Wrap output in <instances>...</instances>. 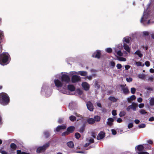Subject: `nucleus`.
<instances>
[{
  "mask_svg": "<svg viewBox=\"0 0 154 154\" xmlns=\"http://www.w3.org/2000/svg\"><path fill=\"white\" fill-rule=\"evenodd\" d=\"M154 120V118L153 117H151L149 119V121H152Z\"/></svg>",
  "mask_w": 154,
  "mask_h": 154,
  "instance_id": "63",
  "label": "nucleus"
},
{
  "mask_svg": "<svg viewBox=\"0 0 154 154\" xmlns=\"http://www.w3.org/2000/svg\"><path fill=\"white\" fill-rule=\"evenodd\" d=\"M4 148V147H2L1 149H0V153L2 154H8L7 152L4 150H2Z\"/></svg>",
  "mask_w": 154,
  "mask_h": 154,
  "instance_id": "30",
  "label": "nucleus"
},
{
  "mask_svg": "<svg viewBox=\"0 0 154 154\" xmlns=\"http://www.w3.org/2000/svg\"><path fill=\"white\" fill-rule=\"evenodd\" d=\"M145 65L147 67L150 66V63L149 61H146L145 63Z\"/></svg>",
  "mask_w": 154,
  "mask_h": 154,
  "instance_id": "51",
  "label": "nucleus"
},
{
  "mask_svg": "<svg viewBox=\"0 0 154 154\" xmlns=\"http://www.w3.org/2000/svg\"><path fill=\"white\" fill-rule=\"evenodd\" d=\"M116 67L118 69H119L122 68V66L120 64L118 63L117 64Z\"/></svg>",
  "mask_w": 154,
  "mask_h": 154,
  "instance_id": "49",
  "label": "nucleus"
},
{
  "mask_svg": "<svg viewBox=\"0 0 154 154\" xmlns=\"http://www.w3.org/2000/svg\"><path fill=\"white\" fill-rule=\"evenodd\" d=\"M77 92L78 93L79 95H81L82 94V91L79 89L77 90Z\"/></svg>",
  "mask_w": 154,
  "mask_h": 154,
  "instance_id": "47",
  "label": "nucleus"
},
{
  "mask_svg": "<svg viewBox=\"0 0 154 154\" xmlns=\"http://www.w3.org/2000/svg\"><path fill=\"white\" fill-rule=\"evenodd\" d=\"M143 146L142 145H140L137 146L135 148V150L138 154V152H143Z\"/></svg>",
  "mask_w": 154,
  "mask_h": 154,
  "instance_id": "15",
  "label": "nucleus"
},
{
  "mask_svg": "<svg viewBox=\"0 0 154 154\" xmlns=\"http://www.w3.org/2000/svg\"><path fill=\"white\" fill-rule=\"evenodd\" d=\"M76 74H79L81 76H85L87 75V72L85 71H79L78 72L75 71L71 72L69 73V75H74Z\"/></svg>",
  "mask_w": 154,
  "mask_h": 154,
  "instance_id": "9",
  "label": "nucleus"
},
{
  "mask_svg": "<svg viewBox=\"0 0 154 154\" xmlns=\"http://www.w3.org/2000/svg\"><path fill=\"white\" fill-rule=\"evenodd\" d=\"M10 56L9 54L6 52H3L0 54V64L4 65H7Z\"/></svg>",
  "mask_w": 154,
  "mask_h": 154,
  "instance_id": "3",
  "label": "nucleus"
},
{
  "mask_svg": "<svg viewBox=\"0 0 154 154\" xmlns=\"http://www.w3.org/2000/svg\"><path fill=\"white\" fill-rule=\"evenodd\" d=\"M138 77L140 79H145V75L143 74H139L138 75Z\"/></svg>",
  "mask_w": 154,
  "mask_h": 154,
  "instance_id": "28",
  "label": "nucleus"
},
{
  "mask_svg": "<svg viewBox=\"0 0 154 154\" xmlns=\"http://www.w3.org/2000/svg\"><path fill=\"white\" fill-rule=\"evenodd\" d=\"M88 122L89 124H93L94 123V120L92 118H89L88 119Z\"/></svg>",
  "mask_w": 154,
  "mask_h": 154,
  "instance_id": "26",
  "label": "nucleus"
},
{
  "mask_svg": "<svg viewBox=\"0 0 154 154\" xmlns=\"http://www.w3.org/2000/svg\"><path fill=\"white\" fill-rule=\"evenodd\" d=\"M100 85L97 83H95V87L97 89H98L99 88Z\"/></svg>",
  "mask_w": 154,
  "mask_h": 154,
  "instance_id": "59",
  "label": "nucleus"
},
{
  "mask_svg": "<svg viewBox=\"0 0 154 154\" xmlns=\"http://www.w3.org/2000/svg\"><path fill=\"white\" fill-rule=\"evenodd\" d=\"M149 104L151 106H153L154 105V97L150 98L149 100Z\"/></svg>",
  "mask_w": 154,
  "mask_h": 154,
  "instance_id": "27",
  "label": "nucleus"
},
{
  "mask_svg": "<svg viewBox=\"0 0 154 154\" xmlns=\"http://www.w3.org/2000/svg\"><path fill=\"white\" fill-rule=\"evenodd\" d=\"M113 121L114 119L112 118H109L107 119V124L109 126H111L112 125Z\"/></svg>",
  "mask_w": 154,
  "mask_h": 154,
  "instance_id": "20",
  "label": "nucleus"
},
{
  "mask_svg": "<svg viewBox=\"0 0 154 154\" xmlns=\"http://www.w3.org/2000/svg\"><path fill=\"white\" fill-rule=\"evenodd\" d=\"M66 128V125H61L58 126L54 130L55 132H61L63 130H65Z\"/></svg>",
  "mask_w": 154,
  "mask_h": 154,
  "instance_id": "10",
  "label": "nucleus"
},
{
  "mask_svg": "<svg viewBox=\"0 0 154 154\" xmlns=\"http://www.w3.org/2000/svg\"><path fill=\"white\" fill-rule=\"evenodd\" d=\"M44 134L46 138H48L50 136L49 133L48 131H45L44 132Z\"/></svg>",
  "mask_w": 154,
  "mask_h": 154,
  "instance_id": "38",
  "label": "nucleus"
},
{
  "mask_svg": "<svg viewBox=\"0 0 154 154\" xmlns=\"http://www.w3.org/2000/svg\"><path fill=\"white\" fill-rule=\"evenodd\" d=\"M135 91L136 89L134 88H131V92L132 94H134L135 92Z\"/></svg>",
  "mask_w": 154,
  "mask_h": 154,
  "instance_id": "43",
  "label": "nucleus"
},
{
  "mask_svg": "<svg viewBox=\"0 0 154 154\" xmlns=\"http://www.w3.org/2000/svg\"><path fill=\"white\" fill-rule=\"evenodd\" d=\"M130 38L129 37H124L123 40L122 41L124 43H126L127 44H129L130 42Z\"/></svg>",
  "mask_w": 154,
  "mask_h": 154,
  "instance_id": "21",
  "label": "nucleus"
},
{
  "mask_svg": "<svg viewBox=\"0 0 154 154\" xmlns=\"http://www.w3.org/2000/svg\"><path fill=\"white\" fill-rule=\"evenodd\" d=\"M10 149L9 150L10 154H14L15 153V151L16 150L17 146L14 143H12L11 144Z\"/></svg>",
  "mask_w": 154,
  "mask_h": 154,
  "instance_id": "7",
  "label": "nucleus"
},
{
  "mask_svg": "<svg viewBox=\"0 0 154 154\" xmlns=\"http://www.w3.org/2000/svg\"><path fill=\"white\" fill-rule=\"evenodd\" d=\"M67 134V128L66 129V131L63 132L62 134V136H65Z\"/></svg>",
  "mask_w": 154,
  "mask_h": 154,
  "instance_id": "50",
  "label": "nucleus"
},
{
  "mask_svg": "<svg viewBox=\"0 0 154 154\" xmlns=\"http://www.w3.org/2000/svg\"><path fill=\"white\" fill-rule=\"evenodd\" d=\"M50 143L48 142L44 145L42 146L38 147L36 149L37 153H39L44 152L47 148L49 146Z\"/></svg>",
  "mask_w": 154,
  "mask_h": 154,
  "instance_id": "6",
  "label": "nucleus"
},
{
  "mask_svg": "<svg viewBox=\"0 0 154 154\" xmlns=\"http://www.w3.org/2000/svg\"><path fill=\"white\" fill-rule=\"evenodd\" d=\"M105 136V133L102 131H100L97 136V139L100 140L103 139Z\"/></svg>",
  "mask_w": 154,
  "mask_h": 154,
  "instance_id": "16",
  "label": "nucleus"
},
{
  "mask_svg": "<svg viewBox=\"0 0 154 154\" xmlns=\"http://www.w3.org/2000/svg\"><path fill=\"white\" fill-rule=\"evenodd\" d=\"M138 154H149V153L147 152L143 151L142 152H138Z\"/></svg>",
  "mask_w": 154,
  "mask_h": 154,
  "instance_id": "48",
  "label": "nucleus"
},
{
  "mask_svg": "<svg viewBox=\"0 0 154 154\" xmlns=\"http://www.w3.org/2000/svg\"><path fill=\"white\" fill-rule=\"evenodd\" d=\"M126 112L124 111H121L119 114V116L120 117L124 116L125 115Z\"/></svg>",
  "mask_w": 154,
  "mask_h": 154,
  "instance_id": "36",
  "label": "nucleus"
},
{
  "mask_svg": "<svg viewBox=\"0 0 154 154\" xmlns=\"http://www.w3.org/2000/svg\"><path fill=\"white\" fill-rule=\"evenodd\" d=\"M69 119L71 121H74L76 120V117L73 116H70L69 117Z\"/></svg>",
  "mask_w": 154,
  "mask_h": 154,
  "instance_id": "34",
  "label": "nucleus"
},
{
  "mask_svg": "<svg viewBox=\"0 0 154 154\" xmlns=\"http://www.w3.org/2000/svg\"><path fill=\"white\" fill-rule=\"evenodd\" d=\"M101 51L97 50L94 52L92 55V57L99 59L101 55Z\"/></svg>",
  "mask_w": 154,
  "mask_h": 154,
  "instance_id": "12",
  "label": "nucleus"
},
{
  "mask_svg": "<svg viewBox=\"0 0 154 154\" xmlns=\"http://www.w3.org/2000/svg\"><path fill=\"white\" fill-rule=\"evenodd\" d=\"M63 118H60L59 119L58 121V122L59 124H62L63 123Z\"/></svg>",
  "mask_w": 154,
  "mask_h": 154,
  "instance_id": "44",
  "label": "nucleus"
},
{
  "mask_svg": "<svg viewBox=\"0 0 154 154\" xmlns=\"http://www.w3.org/2000/svg\"><path fill=\"white\" fill-rule=\"evenodd\" d=\"M136 65L137 66H144V64H143V65H142V63L140 62H137L136 63Z\"/></svg>",
  "mask_w": 154,
  "mask_h": 154,
  "instance_id": "35",
  "label": "nucleus"
},
{
  "mask_svg": "<svg viewBox=\"0 0 154 154\" xmlns=\"http://www.w3.org/2000/svg\"><path fill=\"white\" fill-rule=\"evenodd\" d=\"M133 126V124L132 123H129L128 125V128H131Z\"/></svg>",
  "mask_w": 154,
  "mask_h": 154,
  "instance_id": "53",
  "label": "nucleus"
},
{
  "mask_svg": "<svg viewBox=\"0 0 154 154\" xmlns=\"http://www.w3.org/2000/svg\"><path fill=\"white\" fill-rule=\"evenodd\" d=\"M116 110H113L112 111V114L113 116H115L116 115Z\"/></svg>",
  "mask_w": 154,
  "mask_h": 154,
  "instance_id": "52",
  "label": "nucleus"
},
{
  "mask_svg": "<svg viewBox=\"0 0 154 154\" xmlns=\"http://www.w3.org/2000/svg\"><path fill=\"white\" fill-rule=\"evenodd\" d=\"M130 68V66L129 65H127L125 66V69L128 70Z\"/></svg>",
  "mask_w": 154,
  "mask_h": 154,
  "instance_id": "61",
  "label": "nucleus"
},
{
  "mask_svg": "<svg viewBox=\"0 0 154 154\" xmlns=\"http://www.w3.org/2000/svg\"><path fill=\"white\" fill-rule=\"evenodd\" d=\"M117 60L119 61H126V59L123 57H117Z\"/></svg>",
  "mask_w": 154,
  "mask_h": 154,
  "instance_id": "32",
  "label": "nucleus"
},
{
  "mask_svg": "<svg viewBox=\"0 0 154 154\" xmlns=\"http://www.w3.org/2000/svg\"><path fill=\"white\" fill-rule=\"evenodd\" d=\"M136 98V97L134 95H132L130 97L128 98L127 100L128 102H131V100L135 99Z\"/></svg>",
  "mask_w": 154,
  "mask_h": 154,
  "instance_id": "24",
  "label": "nucleus"
},
{
  "mask_svg": "<svg viewBox=\"0 0 154 154\" xmlns=\"http://www.w3.org/2000/svg\"><path fill=\"white\" fill-rule=\"evenodd\" d=\"M109 65L112 68H113L115 66V62L113 61H110L109 62Z\"/></svg>",
  "mask_w": 154,
  "mask_h": 154,
  "instance_id": "31",
  "label": "nucleus"
},
{
  "mask_svg": "<svg viewBox=\"0 0 154 154\" xmlns=\"http://www.w3.org/2000/svg\"><path fill=\"white\" fill-rule=\"evenodd\" d=\"M126 80L128 82H131L132 80V79L131 78H126Z\"/></svg>",
  "mask_w": 154,
  "mask_h": 154,
  "instance_id": "54",
  "label": "nucleus"
},
{
  "mask_svg": "<svg viewBox=\"0 0 154 154\" xmlns=\"http://www.w3.org/2000/svg\"><path fill=\"white\" fill-rule=\"evenodd\" d=\"M122 48V45H116L115 47L113 48V50L114 51L113 52V54L115 55H116V54L119 56H122L123 54L121 51Z\"/></svg>",
  "mask_w": 154,
  "mask_h": 154,
  "instance_id": "5",
  "label": "nucleus"
},
{
  "mask_svg": "<svg viewBox=\"0 0 154 154\" xmlns=\"http://www.w3.org/2000/svg\"><path fill=\"white\" fill-rule=\"evenodd\" d=\"M94 121H96V122L99 121L100 120V116H95L94 117Z\"/></svg>",
  "mask_w": 154,
  "mask_h": 154,
  "instance_id": "29",
  "label": "nucleus"
},
{
  "mask_svg": "<svg viewBox=\"0 0 154 154\" xmlns=\"http://www.w3.org/2000/svg\"><path fill=\"white\" fill-rule=\"evenodd\" d=\"M80 77L76 75H73L72 78V81L73 83L78 82L80 81Z\"/></svg>",
  "mask_w": 154,
  "mask_h": 154,
  "instance_id": "13",
  "label": "nucleus"
},
{
  "mask_svg": "<svg viewBox=\"0 0 154 154\" xmlns=\"http://www.w3.org/2000/svg\"><path fill=\"white\" fill-rule=\"evenodd\" d=\"M4 36V33L3 32L0 31V39L2 38L3 36Z\"/></svg>",
  "mask_w": 154,
  "mask_h": 154,
  "instance_id": "56",
  "label": "nucleus"
},
{
  "mask_svg": "<svg viewBox=\"0 0 154 154\" xmlns=\"http://www.w3.org/2000/svg\"><path fill=\"white\" fill-rule=\"evenodd\" d=\"M137 104L135 103H132V105L128 106L126 109L127 111H129L130 109H132L133 111L136 110V107H137Z\"/></svg>",
  "mask_w": 154,
  "mask_h": 154,
  "instance_id": "11",
  "label": "nucleus"
},
{
  "mask_svg": "<svg viewBox=\"0 0 154 154\" xmlns=\"http://www.w3.org/2000/svg\"><path fill=\"white\" fill-rule=\"evenodd\" d=\"M54 84L57 88H61L65 85L64 83L62 82L61 81H60L58 79H55L54 81Z\"/></svg>",
  "mask_w": 154,
  "mask_h": 154,
  "instance_id": "8",
  "label": "nucleus"
},
{
  "mask_svg": "<svg viewBox=\"0 0 154 154\" xmlns=\"http://www.w3.org/2000/svg\"><path fill=\"white\" fill-rule=\"evenodd\" d=\"M74 114L77 117L79 118V119H80L82 118V117L81 115L77 113H75Z\"/></svg>",
  "mask_w": 154,
  "mask_h": 154,
  "instance_id": "41",
  "label": "nucleus"
},
{
  "mask_svg": "<svg viewBox=\"0 0 154 154\" xmlns=\"http://www.w3.org/2000/svg\"><path fill=\"white\" fill-rule=\"evenodd\" d=\"M89 143H90V144L91 143H93L94 142V140L93 139H91L89 140Z\"/></svg>",
  "mask_w": 154,
  "mask_h": 154,
  "instance_id": "62",
  "label": "nucleus"
},
{
  "mask_svg": "<svg viewBox=\"0 0 154 154\" xmlns=\"http://www.w3.org/2000/svg\"><path fill=\"white\" fill-rule=\"evenodd\" d=\"M123 92L125 94H127L129 92L128 90L126 88H124L123 89Z\"/></svg>",
  "mask_w": 154,
  "mask_h": 154,
  "instance_id": "39",
  "label": "nucleus"
},
{
  "mask_svg": "<svg viewBox=\"0 0 154 154\" xmlns=\"http://www.w3.org/2000/svg\"><path fill=\"white\" fill-rule=\"evenodd\" d=\"M10 99L8 95L5 92L0 93V104L4 106L8 104Z\"/></svg>",
  "mask_w": 154,
  "mask_h": 154,
  "instance_id": "2",
  "label": "nucleus"
},
{
  "mask_svg": "<svg viewBox=\"0 0 154 154\" xmlns=\"http://www.w3.org/2000/svg\"><path fill=\"white\" fill-rule=\"evenodd\" d=\"M134 54L137 55L140 57H141L143 56V54L141 53V52L139 50H137L134 52Z\"/></svg>",
  "mask_w": 154,
  "mask_h": 154,
  "instance_id": "22",
  "label": "nucleus"
},
{
  "mask_svg": "<svg viewBox=\"0 0 154 154\" xmlns=\"http://www.w3.org/2000/svg\"><path fill=\"white\" fill-rule=\"evenodd\" d=\"M111 131L113 135H115L116 134V132L115 130L112 129L111 130Z\"/></svg>",
  "mask_w": 154,
  "mask_h": 154,
  "instance_id": "55",
  "label": "nucleus"
},
{
  "mask_svg": "<svg viewBox=\"0 0 154 154\" xmlns=\"http://www.w3.org/2000/svg\"><path fill=\"white\" fill-rule=\"evenodd\" d=\"M143 35L144 36H147L149 35V33L147 31H144L143 32Z\"/></svg>",
  "mask_w": 154,
  "mask_h": 154,
  "instance_id": "46",
  "label": "nucleus"
},
{
  "mask_svg": "<svg viewBox=\"0 0 154 154\" xmlns=\"http://www.w3.org/2000/svg\"><path fill=\"white\" fill-rule=\"evenodd\" d=\"M117 121L118 122H121L122 121V120L121 118H119L117 119Z\"/></svg>",
  "mask_w": 154,
  "mask_h": 154,
  "instance_id": "64",
  "label": "nucleus"
},
{
  "mask_svg": "<svg viewBox=\"0 0 154 154\" xmlns=\"http://www.w3.org/2000/svg\"><path fill=\"white\" fill-rule=\"evenodd\" d=\"M144 106V104L143 103H141L139 104V107L140 108H143Z\"/></svg>",
  "mask_w": 154,
  "mask_h": 154,
  "instance_id": "57",
  "label": "nucleus"
},
{
  "mask_svg": "<svg viewBox=\"0 0 154 154\" xmlns=\"http://www.w3.org/2000/svg\"><path fill=\"white\" fill-rule=\"evenodd\" d=\"M68 146L72 148L73 147L74 144L72 142L70 141L68 142Z\"/></svg>",
  "mask_w": 154,
  "mask_h": 154,
  "instance_id": "37",
  "label": "nucleus"
},
{
  "mask_svg": "<svg viewBox=\"0 0 154 154\" xmlns=\"http://www.w3.org/2000/svg\"><path fill=\"white\" fill-rule=\"evenodd\" d=\"M82 86L85 91H88L89 90L90 86L89 84L86 82H83L82 84Z\"/></svg>",
  "mask_w": 154,
  "mask_h": 154,
  "instance_id": "18",
  "label": "nucleus"
},
{
  "mask_svg": "<svg viewBox=\"0 0 154 154\" xmlns=\"http://www.w3.org/2000/svg\"><path fill=\"white\" fill-rule=\"evenodd\" d=\"M149 16V14L148 13L147 10H145V9L143 15L142 17L140 20L141 23L144 25H146V24H149V23L150 20H147Z\"/></svg>",
  "mask_w": 154,
  "mask_h": 154,
  "instance_id": "4",
  "label": "nucleus"
},
{
  "mask_svg": "<svg viewBox=\"0 0 154 154\" xmlns=\"http://www.w3.org/2000/svg\"><path fill=\"white\" fill-rule=\"evenodd\" d=\"M140 112L142 114H144L146 113V112L145 110L143 109L140 110Z\"/></svg>",
  "mask_w": 154,
  "mask_h": 154,
  "instance_id": "42",
  "label": "nucleus"
},
{
  "mask_svg": "<svg viewBox=\"0 0 154 154\" xmlns=\"http://www.w3.org/2000/svg\"><path fill=\"white\" fill-rule=\"evenodd\" d=\"M137 101L139 103H141L142 101V98L140 97L139 98L137 99Z\"/></svg>",
  "mask_w": 154,
  "mask_h": 154,
  "instance_id": "60",
  "label": "nucleus"
},
{
  "mask_svg": "<svg viewBox=\"0 0 154 154\" xmlns=\"http://www.w3.org/2000/svg\"><path fill=\"white\" fill-rule=\"evenodd\" d=\"M139 128H143L145 127L146 125L144 124H140L139 125Z\"/></svg>",
  "mask_w": 154,
  "mask_h": 154,
  "instance_id": "40",
  "label": "nucleus"
},
{
  "mask_svg": "<svg viewBox=\"0 0 154 154\" xmlns=\"http://www.w3.org/2000/svg\"><path fill=\"white\" fill-rule=\"evenodd\" d=\"M109 99L111 101L115 102L117 101L118 98H116L114 97H110L109 98Z\"/></svg>",
  "mask_w": 154,
  "mask_h": 154,
  "instance_id": "23",
  "label": "nucleus"
},
{
  "mask_svg": "<svg viewBox=\"0 0 154 154\" xmlns=\"http://www.w3.org/2000/svg\"><path fill=\"white\" fill-rule=\"evenodd\" d=\"M75 136L76 138L79 139L80 137V135L79 133H76L75 134Z\"/></svg>",
  "mask_w": 154,
  "mask_h": 154,
  "instance_id": "45",
  "label": "nucleus"
},
{
  "mask_svg": "<svg viewBox=\"0 0 154 154\" xmlns=\"http://www.w3.org/2000/svg\"><path fill=\"white\" fill-rule=\"evenodd\" d=\"M86 106L88 109L91 111H93L94 110V107L91 102L88 101L86 103Z\"/></svg>",
  "mask_w": 154,
  "mask_h": 154,
  "instance_id": "14",
  "label": "nucleus"
},
{
  "mask_svg": "<svg viewBox=\"0 0 154 154\" xmlns=\"http://www.w3.org/2000/svg\"><path fill=\"white\" fill-rule=\"evenodd\" d=\"M59 79L65 84L60 91V92L63 94H67V86L66 84H67V75L63 74L60 77H59Z\"/></svg>",
  "mask_w": 154,
  "mask_h": 154,
  "instance_id": "1",
  "label": "nucleus"
},
{
  "mask_svg": "<svg viewBox=\"0 0 154 154\" xmlns=\"http://www.w3.org/2000/svg\"><path fill=\"white\" fill-rule=\"evenodd\" d=\"M106 51L108 53H111L112 51V49L111 48H108L105 49Z\"/></svg>",
  "mask_w": 154,
  "mask_h": 154,
  "instance_id": "33",
  "label": "nucleus"
},
{
  "mask_svg": "<svg viewBox=\"0 0 154 154\" xmlns=\"http://www.w3.org/2000/svg\"><path fill=\"white\" fill-rule=\"evenodd\" d=\"M123 48L128 53H130L131 51L130 48L125 43H123Z\"/></svg>",
  "mask_w": 154,
  "mask_h": 154,
  "instance_id": "19",
  "label": "nucleus"
},
{
  "mask_svg": "<svg viewBox=\"0 0 154 154\" xmlns=\"http://www.w3.org/2000/svg\"><path fill=\"white\" fill-rule=\"evenodd\" d=\"M75 90V87L72 85H68V94H72V93H70V91L72 92Z\"/></svg>",
  "mask_w": 154,
  "mask_h": 154,
  "instance_id": "17",
  "label": "nucleus"
},
{
  "mask_svg": "<svg viewBox=\"0 0 154 154\" xmlns=\"http://www.w3.org/2000/svg\"><path fill=\"white\" fill-rule=\"evenodd\" d=\"M74 129L75 128L73 126H71L68 127V134L72 133L74 131Z\"/></svg>",
  "mask_w": 154,
  "mask_h": 154,
  "instance_id": "25",
  "label": "nucleus"
},
{
  "mask_svg": "<svg viewBox=\"0 0 154 154\" xmlns=\"http://www.w3.org/2000/svg\"><path fill=\"white\" fill-rule=\"evenodd\" d=\"M147 143L149 144H152L153 143L152 141L150 140H147Z\"/></svg>",
  "mask_w": 154,
  "mask_h": 154,
  "instance_id": "58",
  "label": "nucleus"
}]
</instances>
